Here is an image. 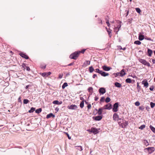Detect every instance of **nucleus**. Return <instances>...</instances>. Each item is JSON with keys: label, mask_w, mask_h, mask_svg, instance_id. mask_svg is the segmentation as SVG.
<instances>
[{"label": "nucleus", "mask_w": 155, "mask_h": 155, "mask_svg": "<svg viewBox=\"0 0 155 155\" xmlns=\"http://www.w3.org/2000/svg\"><path fill=\"white\" fill-rule=\"evenodd\" d=\"M91 107V105L90 104H89L87 105V108L88 109H90Z\"/></svg>", "instance_id": "obj_54"}, {"label": "nucleus", "mask_w": 155, "mask_h": 155, "mask_svg": "<svg viewBox=\"0 0 155 155\" xmlns=\"http://www.w3.org/2000/svg\"><path fill=\"white\" fill-rule=\"evenodd\" d=\"M84 101L83 100L82 101L80 104V106L81 108H82L84 106Z\"/></svg>", "instance_id": "obj_28"}, {"label": "nucleus", "mask_w": 155, "mask_h": 155, "mask_svg": "<svg viewBox=\"0 0 155 155\" xmlns=\"http://www.w3.org/2000/svg\"><path fill=\"white\" fill-rule=\"evenodd\" d=\"M29 87V85H27L26 87V89H28Z\"/></svg>", "instance_id": "obj_64"}, {"label": "nucleus", "mask_w": 155, "mask_h": 155, "mask_svg": "<svg viewBox=\"0 0 155 155\" xmlns=\"http://www.w3.org/2000/svg\"><path fill=\"white\" fill-rule=\"evenodd\" d=\"M53 104L60 105L62 103V101H61L59 102L58 101L55 100L53 102Z\"/></svg>", "instance_id": "obj_15"}, {"label": "nucleus", "mask_w": 155, "mask_h": 155, "mask_svg": "<svg viewBox=\"0 0 155 155\" xmlns=\"http://www.w3.org/2000/svg\"><path fill=\"white\" fill-rule=\"evenodd\" d=\"M103 107L104 109L110 110L112 108L111 105L109 103L105 105Z\"/></svg>", "instance_id": "obj_6"}, {"label": "nucleus", "mask_w": 155, "mask_h": 155, "mask_svg": "<svg viewBox=\"0 0 155 155\" xmlns=\"http://www.w3.org/2000/svg\"><path fill=\"white\" fill-rule=\"evenodd\" d=\"M68 108L70 110H76L78 108L77 105H75L72 104L70 106H68Z\"/></svg>", "instance_id": "obj_5"}, {"label": "nucleus", "mask_w": 155, "mask_h": 155, "mask_svg": "<svg viewBox=\"0 0 155 155\" xmlns=\"http://www.w3.org/2000/svg\"><path fill=\"white\" fill-rule=\"evenodd\" d=\"M20 55L22 58H25L26 59L28 58V56L23 53H21L20 54Z\"/></svg>", "instance_id": "obj_14"}, {"label": "nucleus", "mask_w": 155, "mask_h": 155, "mask_svg": "<svg viewBox=\"0 0 155 155\" xmlns=\"http://www.w3.org/2000/svg\"><path fill=\"white\" fill-rule=\"evenodd\" d=\"M90 61H86L84 63L83 66L86 67L87 65H90Z\"/></svg>", "instance_id": "obj_13"}, {"label": "nucleus", "mask_w": 155, "mask_h": 155, "mask_svg": "<svg viewBox=\"0 0 155 155\" xmlns=\"http://www.w3.org/2000/svg\"><path fill=\"white\" fill-rule=\"evenodd\" d=\"M142 84H143L144 86L146 87H147L148 86V83L147 82V81H142Z\"/></svg>", "instance_id": "obj_21"}, {"label": "nucleus", "mask_w": 155, "mask_h": 155, "mask_svg": "<svg viewBox=\"0 0 155 155\" xmlns=\"http://www.w3.org/2000/svg\"><path fill=\"white\" fill-rule=\"evenodd\" d=\"M128 123L127 121H125L124 123H123L122 125V127L123 128L124 127H125L127 126L128 125Z\"/></svg>", "instance_id": "obj_31"}, {"label": "nucleus", "mask_w": 155, "mask_h": 155, "mask_svg": "<svg viewBox=\"0 0 155 155\" xmlns=\"http://www.w3.org/2000/svg\"><path fill=\"white\" fill-rule=\"evenodd\" d=\"M98 99V97H96L95 98L94 100L95 101H97Z\"/></svg>", "instance_id": "obj_62"}, {"label": "nucleus", "mask_w": 155, "mask_h": 155, "mask_svg": "<svg viewBox=\"0 0 155 155\" xmlns=\"http://www.w3.org/2000/svg\"><path fill=\"white\" fill-rule=\"evenodd\" d=\"M97 76V75L96 74H94L93 76V78H95Z\"/></svg>", "instance_id": "obj_60"}, {"label": "nucleus", "mask_w": 155, "mask_h": 155, "mask_svg": "<svg viewBox=\"0 0 155 155\" xmlns=\"http://www.w3.org/2000/svg\"><path fill=\"white\" fill-rule=\"evenodd\" d=\"M102 68L104 71H109L111 68L109 67H107L106 65H104L102 66Z\"/></svg>", "instance_id": "obj_7"}, {"label": "nucleus", "mask_w": 155, "mask_h": 155, "mask_svg": "<svg viewBox=\"0 0 155 155\" xmlns=\"http://www.w3.org/2000/svg\"><path fill=\"white\" fill-rule=\"evenodd\" d=\"M29 101L28 99H24L23 100V103L24 104H26L29 102Z\"/></svg>", "instance_id": "obj_36"}, {"label": "nucleus", "mask_w": 155, "mask_h": 155, "mask_svg": "<svg viewBox=\"0 0 155 155\" xmlns=\"http://www.w3.org/2000/svg\"><path fill=\"white\" fill-rule=\"evenodd\" d=\"M95 71L97 73H98L99 74H100L101 72V71L100 70L98 69H96L95 70Z\"/></svg>", "instance_id": "obj_42"}, {"label": "nucleus", "mask_w": 155, "mask_h": 155, "mask_svg": "<svg viewBox=\"0 0 155 155\" xmlns=\"http://www.w3.org/2000/svg\"><path fill=\"white\" fill-rule=\"evenodd\" d=\"M26 69L27 71H30V69L29 67L27 66L26 67Z\"/></svg>", "instance_id": "obj_53"}, {"label": "nucleus", "mask_w": 155, "mask_h": 155, "mask_svg": "<svg viewBox=\"0 0 155 155\" xmlns=\"http://www.w3.org/2000/svg\"><path fill=\"white\" fill-rule=\"evenodd\" d=\"M55 116L52 113H51L47 115L46 116V118L47 119H48L51 118V117H54Z\"/></svg>", "instance_id": "obj_20"}, {"label": "nucleus", "mask_w": 155, "mask_h": 155, "mask_svg": "<svg viewBox=\"0 0 155 155\" xmlns=\"http://www.w3.org/2000/svg\"><path fill=\"white\" fill-rule=\"evenodd\" d=\"M63 74H59V78H62V77H63Z\"/></svg>", "instance_id": "obj_49"}, {"label": "nucleus", "mask_w": 155, "mask_h": 155, "mask_svg": "<svg viewBox=\"0 0 155 155\" xmlns=\"http://www.w3.org/2000/svg\"><path fill=\"white\" fill-rule=\"evenodd\" d=\"M127 11V15H126V16H127L128 14V13H129V11L128 10H127V11Z\"/></svg>", "instance_id": "obj_63"}, {"label": "nucleus", "mask_w": 155, "mask_h": 155, "mask_svg": "<svg viewBox=\"0 0 155 155\" xmlns=\"http://www.w3.org/2000/svg\"><path fill=\"white\" fill-rule=\"evenodd\" d=\"M139 61L145 65L147 62V61H146L145 60L142 59H139Z\"/></svg>", "instance_id": "obj_22"}, {"label": "nucleus", "mask_w": 155, "mask_h": 155, "mask_svg": "<svg viewBox=\"0 0 155 155\" xmlns=\"http://www.w3.org/2000/svg\"><path fill=\"white\" fill-rule=\"evenodd\" d=\"M55 110L57 111L58 112L59 110V108L58 107H57L55 109Z\"/></svg>", "instance_id": "obj_56"}, {"label": "nucleus", "mask_w": 155, "mask_h": 155, "mask_svg": "<svg viewBox=\"0 0 155 155\" xmlns=\"http://www.w3.org/2000/svg\"><path fill=\"white\" fill-rule=\"evenodd\" d=\"M110 101V99L109 97H107L105 100V101L107 103L109 102Z\"/></svg>", "instance_id": "obj_41"}, {"label": "nucleus", "mask_w": 155, "mask_h": 155, "mask_svg": "<svg viewBox=\"0 0 155 155\" xmlns=\"http://www.w3.org/2000/svg\"><path fill=\"white\" fill-rule=\"evenodd\" d=\"M121 27V22L120 21H118L117 23V27L118 28V30L117 31V33L118 31H119V29Z\"/></svg>", "instance_id": "obj_23"}, {"label": "nucleus", "mask_w": 155, "mask_h": 155, "mask_svg": "<svg viewBox=\"0 0 155 155\" xmlns=\"http://www.w3.org/2000/svg\"><path fill=\"white\" fill-rule=\"evenodd\" d=\"M106 23L107 24V26L109 27L110 26V24L109 23V21H106Z\"/></svg>", "instance_id": "obj_52"}, {"label": "nucleus", "mask_w": 155, "mask_h": 155, "mask_svg": "<svg viewBox=\"0 0 155 155\" xmlns=\"http://www.w3.org/2000/svg\"><path fill=\"white\" fill-rule=\"evenodd\" d=\"M107 31L108 32L110 37L112 36L111 30L110 29H109L108 30H107Z\"/></svg>", "instance_id": "obj_30"}, {"label": "nucleus", "mask_w": 155, "mask_h": 155, "mask_svg": "<svg viewBox=\"0 0 155 155\" xmlns=\"http://www.w3.org/2000/svg\"><path fill=\"white\" fill-rule=\"evenodd\" d=\"M66 134L67 135V137H68V138L69 139H71V137L69 136V134H68V133H66Z\"/></svg>", "instance_id": "obj_51"}, {"label": "nucleus", "mask_w": 155, "mask_h": 155, "mask_svg": "<svg viewBox=\"0 0 155 155\" xmlns=\"http://www.w3.org/2000/svg\"><path fill=\"white\" fill-rule=\"evenodd\" d=\"M21 97H19V98H18V101L19 102H21Z\"/></svg>", "instance_id": "obj_58"}, {"label": "nucleus", "mask_w": 155, "mask_h": 155, "mask_svg": "<svg viewBox=\"0 0 155 155\" xmlns=\"http://www.w3.org/2000/svg\"><path fill=\"white\" fill-rule=\"evenodd\" d=\"M93 88L92 87H89L88 89V90L89 91H93Z\"/></svg>", "instance_id": "obj_44"}, {"label": "nucleus", "mask_w": 155, "mask_h": 155, "mask_svg": "<svg viewBox=\"0 0 155 155\" xmlns=\"http://www.w3.org/2000/svg\"><path fill=\"white\" fill-rule=\"evenodd\" d=\"M153 88H154L153 87V86H152L151 87H150V88L149 89L150 91H152L153 90Z\"/></svg>", "instance_id": "obj_55"}, {"label": "nucleus", "mask_w": 155, "mask_h": 155, "mask_svg": "<svg viewBox=\"0 0 155 155\" xmlns=\"http://www.w3.org/2000/svg\"><path fill=\"white\" fill-rule=\"evenodd\" d=\"M35 108H34L33 107H32L31 108V109L28 111V112L30 113L33 112L35 110Z\"/></svg>", "instance_id": "obj_34"}, {"label": "nucleus", "mask_w": 155, "mask_h": 155, "mask_svg": "<svg viewBox=\"0 0 155 155\" xmlns=\"http://www.w3.org/2000/svg\"><path fill=\"white\" fill-rule=\"evenodd\" d=\"M102 117L101 116H97L95 117H93V119L94 118V119L96 120H97V121H99V120H101L102 119Z\"/></svg>", "instance_id": "obj_11"}, {"label": "nucleus", "mask_w": 155, "mask_h": 155, "mask_svg": "<svg viewBox=\"0 0 155 155\" xmlns=\"http://www.w3.org/2000/svg\"><path fill=\"white\" fill-rule=\"evenodd\" d=\"M102 76L105 77L109 75V74L108 73H106L104 71H101V72L100 74Z\"/></svg>", "instance_id": "obj_12"}, {"label": "nucleus", "mask_w": 155, "mask_h": 155, "mask_svg": "<svg viewBox=\"0 0 155 155\" xmlns=\"http://www.w3.org/2000/svg\"><path fill=\"white\" fill-rule=\"evenodd\" d=\"M134 44L136 45H140L141 44V42L139 41H136L134 42Z\"/></svg>", "instance_id": "obj_35"}, {"label": "nucleus", "mask_w": 155, "mask_h": 155, "mask_svg": "<svg viewBox=\"0 0 155 155\" xmlns=\"http://www.w3.org/2000/svg\"><path fill=\"white\" fill-rule=\"evenodd\" d=\"M42 109L41 108H39L38 109H37L35 110V112L37 114H39L41 112Z\"/></svg>", "instance_id": "obj_27"}, {"label": "nucleus", "mask_w": 155, "mask_h": 155, "mask_svg": "<svg viewBox=\"0 0 155 155\" xmlns=\"http://www.w3.org/2000/svg\"><path fill=\"white\" fill-rule=\"evenodd\" d=\"M120 76L122 77L126 74V73L125 72V71L124 69H122L120 72L119 73Z\"/></svg>", "instance_id": "obj_16"}, {"label": "nucleus", "mask_w": 155, "mask_h": 155, "mask_svg": "<svg viewBox=\"0 0 155 155\" xmlns=\"http://www.w3.org/2000/svg\"><path fill=\"white\" fill-rule=\"evenodd\" d=\"M126 82L127 83H131L132 81L130 79L128 78L126 80Z\"/></svg>", "instance_id": "obj_29"}, {"label": "nucleus", "mask_w": 155, "mask_h": 155, "mask_svg": "<svg viewBox=\"0 0 155 155\" xmlns=\"http://www.w3.org/2000/svg\"><path fill=\"white\" fill-rule=\"evenodd\" d=\"M99 92L100 93L103 94L105 93L106 90L104 88L101 87L99 89Z\"/></svg>", "instance_id": "obj_8"}, {"label": "nucleus", "mask_w": 155, "mask_h": 155, "mask_svg": "<svg viewBox=\"0 0 155 155\" xmlns=\"http://www.w3.org/2000/svg\"><path fill=\"white\" fill-rule=\"evenodd\" d=\"M145 150H147L148 152V153L151 154L155 150V149L154 147H149L146 148Z\"/></svg>", "instance_id": "obj_4"}, {"label": "nucleus", "mask_w": 155, "mask_h": 155, "mask_svg": "<svg viewBox=\"0 0 155 155\" xmlns=\"http://www.w3.org/2000/svg\"><path fill=\"white\" fill-rule=\"evenodd\" d=\"M113 74L114 75L115 77H117V76L119 75L120 74L119 73H114Z\"/></svg>", "instance_id": "obj_45"}, {"label": "nucleus", "mask_w": 155, "mask_h": 155, "mask_svg": "<svg viewBox=\"0 0 155 155\" xmlns=\"http://www.w3.org/2000/svg\"><path fill=\"white\" fill-rule=\"evenodd\" d=\"M85 50H86L85 49H83L81 51H79L78 52H80V53H84V51H85Z\"/></svg>", "instance_id": "obj_46"}, {"label": "nucleus", "mask_w": 155, "mask_h": 155, "mask_svg": "<svg viewBox=\"0 0 155 155\" xmlns=\"http://www.w3.org/2000/svg\"><path fill=\"white\" fill-rule=\"evenodd\" d=\"M80 54V52H75L70 56V58L72 59H76L78 57Z\"/></svg>", "instance_id": "obj_1"}, {"label": "nucleus", "mask_w": 155, "mask_h": 155, "mask_svg": "<svg viewBox=\"0 0 155 155\" xmlns=\"http://www.w3.org/2000/svg\"><path fill=\"white\" fill-rule=\"evenodd\" d=\"M87 131H90L95 134L98 133L99 132L98 129L95 128H92L90 130H89Z\"/></svg>", "instance_id": "obj_3"}, {"label": "nucleus", "mask_w": 155, "mask_h": 155, "mask_svg": "<svg viewBox=\"0 0 155 155\" xmlns=\"http://www.w3.org/2000/svg\"><path fill=\"white\" fill-rule=\"evenodd\" d=\"M145 127V125L144 124L141 125L140 127H139V129H140L141 130H143Z\"/></svg>", "instance_id": "obj_38"}, {"label": "nucleus", "mask_w": 155, "mask_h": 155, "mask_svg": "<svg viewBox=\"0 0 155 155\" xmlns=\"http://www.w3.org/2000/svg\"><path fill=\"white\" fill-rule=\"evenodd\" d=\"M104 97H101V99H100V101H101V102H102L103 101H104Z\"/></svg>", "instance_id": "obj_50"}, {"label": "nucleus", "mask_w": 155, "mask_h": 155, "mask_svg": "<svg viewBox=\"0 0 155 155\" xmlns=\"http://www.w3.org/2000/svg\"><path fill=\"white\" fill-rule=\"evenodd\" d=\"M135 10L138 13H140L141 12L140 9V8H135Z\"/></svg>", "instance_id": "obj_40"}, {"label": "nucleus", "mask_w": 155, "mask_h": 155, "mask_svg": "<svg viewBox=\"0 0 155 155\" xmlns=\"http://www.w3.org/2000/svg\"><path fill=\"white\" fill-rule=\"evenodd\" d=\"M104 109L103 107H101L99 109L97 112V113L99 115H101L102 114V110Z\"/></svg>", "instance_id": "obj_19"}, {"label": "nucleus", "mask_w": 155, "mask_h": 155, "mask_svg": "<svg viewBox=\"0 0 155 155\" xmlns=\"http://www.w3.org/2000/svg\"><path fill=\"white\" fill-rule=\"evenodd\" d=\"M76 147H77V149L80 151H82L83 150L82 147L81 146H76Z\"/></svg>", "instance_id": "obj_37"}, {"label": "nucleus", "mask_w": 155, "mask_h": 155, "mask_svg": "<svg viewBox=\"0 0 155 155\" xmlns=\"http://www.w3.org/2000/svg\"><path fill=\"white\" fill-rule=\"evenodd\" d=\"M150 105L151 108H153L155 105V104L152 102H151L150 103Z\"/></svg>", "instance_id": "obj_39"}, {"label": "nucleus", "mask_w": 155, "mask_h": 155, "mask_svg": "<svg viewBox=\"0 0 155 155\" xmlns=\"http://www.w3.org/2000/svg\"><path fill=\"white\" fill-rule=\"evenodd\" d=\"M51 73L50 72H44L42 74V75L44 77L48 76L51 74Z\"/></svg>", "instance_id": "obj_10"}, {"label": "nucleus", "mask_w": 155, "mask_h": 155, "mask_svg": "<svg viewBox=\"0 0 155 155\" xmlns=\"http://www.w3.org/2000/svg\"><path fill=\"white\" fill-rule=\"evenodd\" d=\"M139 109L140 110H143L144 109V108H143L142 107H139Z\"/></svg>", "instance_id": "obj_57"}, {"label": "nucleus", "mask_w": 155, "mask_h": 155, "mask_svg": "<svg viewBox=\"0 0 155 155\" xmlns=\"http://www.w3.org/2000/svg\"><path fill=\"white\" fill-rule=\"evenodd\" d=\"M115 85L118 87H121V85L120 83L117 82L115 83Z\"/></svg>", "instance_id": "obj_24"}, {"label": "nucleus", "mask_w": 155, "mask_h": 155, "mask_svg": "<svg viewBox=\"0 0 155 155\" xmlns=\"http://www.w3.org/2000/svg\"><path fill=\"white\" fill-rule=\"evenodd\" d=\"M150 127L151 130L155 133V128L151 125L150 126Z\"/></svg>", "instance_id": "obj_25"}, {"label": "nucleus", "mask_w": 155, "mask_h": 155, "mask_svg": "<svg viewBox=\"0 0 155 155\" xmlns=\"http://www.w3.org/2000/svg\"><path fill=\"white\" fill-rule=\"evenodd\" d=\"M114 120H118L119 119V116L116 113H114L113 116Z\"/></svg>", "instance_id": "obj_9"}, {"label": "nucleus", "mask_w": 155, "mask_h": 155, "mask_svg": "<svg viewBox=\"0 0 155 155\" xmlns=\"http://www.w3.org/2000/svg\"><path fill=\"white\" fill-rule=\"evenodd\" d=\"M118 30V28L117 27H114V31H117Z\"/></svg>", "instance_id": "obj_47"}, {"label": "nucleus", "mask_w": 155, "mask_h": 155, "mask_svg": "<svg viewBox=\"0 0 155 155\" xmlns=\"http://www.w3.org/2000/svg\"><path fill=\"white\" fill-rule=\"evenodd\" d=\"M143 143L146 146H148L149 145V143L148 142L147 140H144Z\"/></svg>", "instance_id": "obj_26"}, {"label": "nucleus", "mask_w": 155, "mask_h": 155, "mask_svg": "<svg viewBox=\"0 0 155 155\" xmlns=\"http://www.w3.org/2000/svg\"><path fill=\"white\" fill-rule=\"evenodd\" d=\"M144 35H141V33H140V34H139V36L138 37L140 41H142L144 39Z\"/></svg>", "instance_id": "obj_18"}, {"label": "nucleus", "mask_w": 155, "mask_h": 155, "mask_svg": "<svg viewBox=\"0 0 155 155\" xmlns=\"http://www.w3.org/2000/svg\"><path fill=\"white\" fill-rule=\"evenodd\" d=\"M147 53L148 55L149 56L151 57L153 53V51L151 50L148 48L147 50Z\"/></svg>", "instance_id": "obj_17"}, {"label": "nucleus", "mask_w": 155, "mask_h": 155, "mask_svg": "<svg viewBox=\"0 0 155 155\" xmlns=\"http://www.w3.org/2000/svg\"><path fill=\"white\" fill-rule=\"evenodd\" d=\"M135 104L137 106H139L140 105V103L138 101H137L135 103Z\"/></svg>", "instance_id": "obj_43"}, {"label": "nucleus", "mask_w": 155, "mask_h": 155, "mask_svg": "<svg viewBox=\"0 0 155 155\" xmlns=\"http://www.w3.org/2000/svg\"><path fill=\"white\" fill-rule=\"evenodd\" d=\"M118 105L119 104L118 102H116L114 104L113 108V111L114 112H116L118 110Z\"/></svg>", "instance_id": "obj_2"}, {"label": "nucleus", "mask_w": 155, "mask_h": 155, "mask_svg": "<svg viewBox=\"0 0 155 155\" xmlns=\"http://www.w3.org/2000/svg\"><path fill=\"white\" fill-rule=\"evenodd\" d=\"M89 70L90 73H92L94 71V69L92 66H91L89 68Z\"/></svg>", "instance_id": "obj_32"}, {"label": "nucleus", "mask_w": 155, "mask_h": 155, "mask_svg": "<svg viewBox=\"0 0 155 155\" xmlns=\"http://www.w3.org/2000/svg\"><path fill=\"white\" fill-rule=\"evenodd\" d=\"M68 86V84L67 83H64L62 86V88L64 89L66 87Z\"/></svg>", "instance_id": "obj_33"}, {"label": "nucleus", "mask_w": 155, "mask_h": 155, "mask_svg": "<svg viewBox=\"0 0 155 155\" xmlns=\"http://www.w3.org/2000/svg\"><path fill=\"white\" fill-rule=\"evenodd\" d=\"M73 63H71L69 64H68V65L69 66H70L73 65Z\"/></svg>", "instance_id": "obj_61"}, {"label": "nucleus", "mask_w": 155, "mask_h": 155, "mask_svg": "<svg viewBox=\"0 0 155 155\" xmlns=\"http://www.w3.org/2000/svg\"><path fill=\"white\" fill-rule=\"evenodd\" d=\"M145 65H147V66L148 67H150V63L148 62H147L146 63V64Z\"/></svg>", "instance_id": "obj_48"}, {"label": "nucleus", "mask_w": 155, "mask_h": 155, "mask_svg": "<svg viewBox=\"0 0 155 155\" xmlns=\"http://www.w3.org/2000/svg\"><path fill=\"white\" fill-rule=\"evenodd\" d=\"M152 61L153 62V64L155 63V60L154 59H152Z\"/></svg>", "instance_id": "obj_59"}]
</instances>
